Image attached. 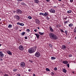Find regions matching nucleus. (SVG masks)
Segmentation results:
<instances>
[{"instance_id": "obj_34", "label": "nucleus", "mask_w": 76, "mask_h": 76, "mask_svg": "<svg viewBox=\"0 0 76 76\" xmlns=\"http://www.w3.org/2000/svg\"><path fill=\"white\" fill-rule=\"evenodd\" d=\"M74 32L75 33H76V27L74 29Z\"/></svg>"}, {"instance_id": "obj_28", "label": "nucleus", "mask_w": 76, "mask_h": 76, "mask_svg": "<svg viewBox=\"0 0 76 76\" xmlns=\"http://www.w3.org/2000/svg\"><path fill=\"white\" fill-rule=\"evenodd\" d=\"M28 18L29 19H32V17H31V16H28Z\"/></svg>"}, {"instance_id": "obj_1", "label": "nucleus", "mask_w": 76, "mask_h": 76, "mask_svg": "<svg viewBox=\"0 0 76 76\" xmlns=\"http://www.w3.org/2000/svg\"><path fill=\"white\" fill-rule=\"evenodd\" d=\"M37 46L33 47L32 48L28 49V52L30 54H32L35 52L37 48Z\"/></svg>"}, {"instance_id": "obj_27", "label": "nucleus", "mask_w": 76, "mask_h": 76, "mask_svg": "<svg viewBox=\"0 0 76 76\" xmlns=\"http://www.w3.org/2000/svg\"><path fill=\"white\" fill-rule=\"evenodd\" d=\"M24 25H25V24H24L23 23H21L20 25V26H23Z\"/></svg>"}, {"instance_id": "obj_24", "label": "nucleus", "mask_w": 76, "mask_h": 76, "mask_svg": "<svg viewBox=\"0 0 76 76\" xmlns=\"http://www.w3.org/2000/svg\"><path fill=\"white\" fill-rule=\"evenodd\" d=\"M65 34H66V36H67V33H68V31H67L66 30H65Z\"/></svg>"}, {"instance_id": "obj_52", "label": "nucleus", "mask_w": 76, "mask_h": 76, "mask_svg": "<svg viewBox=\"0 0 76 76\" xmlns=\"http://www.w3.org/2000/svg\"><path fill=\"white\" fill-rule=\"evenodd\" d=\"M28 72H30L31 71V69H29L28 70Z\"/></svg>"}, {"instance_id": "obj_22", "label": "nucleus", "mask_w": 76, "mask_h": 76, "mask_svg": "<svg viewBox=\"0 0 76 76\" xmlns=\"http://www.w3.org/2000/svg\"><path fill=\"white\" fill-rule=\"evenodd\" d=\"M73 26V24L72 23H70L69 25V27H71V26Z\"/></svg>"}, {"instance_id": "obj_58", "label": "nucleus", "mask_w": 76, "mask_h": 76, "mask_svg": "<svg viewBox=\"0 0 76 76\" xmlns=\"http://www.w3.org/2000/svg\"><path fill=\"white\" fill-rule=\"evenodd\" d=\"M19 1H22V0H19Z\"/></svg>"}, {"instance_id": "obj_56", "label": "nucleus", "mask_w": 76, "mask_h": 76, "mask_svg": "<svg viewBox=\"0 0 76 76\" xmlns=\"http://www.w3.org/2000/svg\"><path fill=\"white\" fill-rule=\"evenodd\" d=\"M64 19H65V20H66V19H67V18H64Z\"/></svg>"}, {"instance_id": "obj_36", "label": "nucleus", "mask_w": 76, "mask_h": 76, "mask_svg": "<svg viewBox=\"0 0 76 76\" xmlns=\"http://www.w3.org/2000/svg\"><path fill=\"white\" fill-rule=\"evenodd\" d=\"M51 76H54V73L53 72H52L51 73Z\"/></svg>"}, {"instance_id": "obj_8", "label": "nucleus", "mask_w": 76, "mask_h": 76, "mask_svg": "<svg viewBox=\"0 0 76 76\" xmlns=\"http://www.w3.org/2000/svg\"><path fill=\"white\" fill-rule=\"evenodd\" d=\"M50 13H54L56 12V11L54 9H51L50 10Z\"/></svg>"}, {"instance_id": "obj_59", "label": "nucleus", "mask_w": 76, "mask_h": 76, "mask_svg": "<svg viewBox=\"0 0 76 76\" xmlns=\"http://www.w3.org/2000/svg\"><path fill=\"white\" fill-rule=\"evenodd\" d=\"M1 44H0V47H1Z\"/></svg>"}, {"instance_id": "obj_6", "label": "nucleus", "mask_w": 76, "mask_h": 76, "mask_svg": "<svg viewBox=\"0 0 76 76\" xmlns=\"http://www.w3.org/2000/svg\"><path fill=\"white\" fill-rule=\"evenodd\" d=\"M20 66L21 67L23 68L25 67V63L24 62H22L20 64Z\"/></svg>"}, {"instance_id": "obj_23", "label": "nucleus", "mask_w": 76, "mask_h": 76, "mask_svg": "<svg viewBox=\"0 0 76 76\" xmlns=\"http://www.w3.org/2000/svg\"><path fill=\"white\" fill-rule=\"evenodd\" d=\"M39 33L40 35H44V33H41L40 32H39Z\"/></svg>"}, {"instance_id": "obj_50", "label": "nucleus", "mask_w": 76, "mask_h": 76, "mask_svg": "<svg viewBox=\"0 0 76 76\" xmlns=\"http://www.w3.org/2000/svg\"><path fill=\"white\" fill-rule=\"evenodd\" d=\"M18 76H20V75L19 74H18Z\"/></svg>"}, {"instance_id": "obj_7", "label": "nucleus", "mask_w": 76, "mask_h": 76, "mask_svg": "<svg viewBox=\"0 0 76 76\" xmlns=\"http://www.w3.org/2000/svg\"><path fill=\"white\" fill-rule=\"evenodd\" d=\"M19 49L20 50L22 51V50H24V48H23L22 45H21L19 46Z\"/></svg>"}, {"instance_id": "obj_45", "label": "nucleus", "mask_w": 76, "mask_h": 76, "mask_svg": "<svg viewBox=\"0 0 76 76\" xmlns=\"http://www.w3.org/2000/svg\"><path fill=\"white\" fill-rule=\"evenodd\" d=\"M25 39H28V37H25L24 38Z\"/></svg>"}, {"instance_id": "obj_19", "label": "nucleus", "mask_w": 76, "mask_h": 76, "mask_svg": "<svg viewBox=\"0 0 76 76\" xmlns=\"http://www.w3.org/2000/svg\"><path fill=\"white\" fill-rule=\"evenodd\" d=\"M63 70L64 73H66V72H67V70H66L65 69H63Z\"/></svg>"}, {"instance_id": "obj_43", "label": "nucleus", "mask_w": 76, "mask_h": 76, "mask_svg": "<svg viewBox=\"0 0 76 76\" xmlns=\"http://www.w3.org/2000/svg\"><path fill=\"white\" fill-rule=\"evenodd\" d=\"M72 55H69V57H72Z\"/></svg>"}, {"instance_id": "obj_33", "label": "nucleus", "mask_w": 76, "mask_h": 76, "mask_svg": "<svg viewBox=\"0 0 76 76\" xmlns=\"http://www.w3.org/2000/svg\"><path fill=\"white\" fill-rule=\"evenodd\" d=\"M54 70L55 71H56V70H57V68L56 67L55 68H54Z\"/></svg>"}, {"instance_id": "obj_38", "label": "nucleus", "mask_w": 76, "mask_h": 76, "mask_svg": "<svg viewBox=\"0 0 76 76\" xmlns=\"http://www.w3.org/2000/svg\"><path fill=\"white\" fill-rule=\"evenodd\" d=\"M26 31L27 32H30V30L28 29Z\"/></svg>"}, {"instance_id": "obj_42", "label": "nucleus", "mask_w": 76, "mask_h": 76, "mask_svg": "<svg viewBox=\"0 0 76 76\" xmlns=\"http://www.w3.org/2000/svg\"><path fill=\"white\" fill-rule=\"evenodd\" d=\"M70 3H73V0H70Z\"/></svg>"}, {"instance_id": "obj_3", "label": "nucleus", "mask_w": 76, "mask_h": 76, "mask_svg": "<svg viewBox=\"0 0 76 76\" xmlns=\"http://www.w3.org/2000/svg\"><path fill=\"white\" fill-rule=\"evenodd\" d=\"M16 12L17 14H18V15H21L22 13V10L19 9L17 10H16Z\"/></svg>"}, {"instance_id": "obj_20", "label": "nucleus", "mask_w": 76, "mask_h": 76, "mask_svg": "<svg viewBox=\"0 0 76 76\" xmlns=\"http://www.w3.org/2000/svg\"><path fill=\"white\" fill-rule=\"evenodd\" d=\"M72 12V10H69L67 11V13H71Z\"/></svg>"}, {"instance_id": "obj_16", "label": "nucleus", "mask_w": 76, "mask_h": 76, "mask_svg": "<svg viewBox=\"0 0 76 76\" xmlns=\"http://www.w3.org/2000/svg\"><path fill=\"white\" fill-rule=\"evenodd\" d=\"M49 29L50 32H53V29L52 28V27L51 26H50Z\"/></svg>"}, {"instance_id": "obj_46", "label": "nucleus", "mask_w": 76, "mask_h": 76, "mask_svg": "<svg viewBox=\"0 0 76 76\" xmlns=\"http://www.w3.org/2000/svg\"><path fill=\"white\" fill-rule=\"evenodd\" d=\"M47 2H50V0H46Z\"/></svg>"}, {"instance_id": "obj_25", "label": "nucleus", "mask_w": 76, "mask_h": 76, "mask_svg": "<svg viewBox=\"0 0 76 76\" xmlns=\"http://www.w3.org/2000/svg\"><path fill=\"white\" fill-rule=\"evenodd\" d=\"M51 58L52 60H55L56 58L55 57H52Z\"/></svg>"}, {"instance_id": "obj_53", "label": "nucleus", "mask_w": 76, "mask_h": 76, "mask_svg": "<svg viewBox=\"0 0 76 76\" xmlns=\"http://www.w3.org/2000/svg\"><path fill=\"white\" fill-rule=\"evenodd\" d=\"M72 73H75V72H74V71H72Z\"/></svg>"}, {"instance_id": "obj_40", "label": "nucleus", "mask_w": 76, "mask_h": 76, "mask_svg": "<svg viewBox=\"0 0 76 76\" xmlns=\"http://www.w3.org/2000/svg\"><path fill=\"white\" fill-rule=\"evenodd\" d=\"M3 76H9V75L8 74H5Z\"/></svg>"}, {"instance_id": "obj_35", "label": "nucleus", "mask_w": 76, "mask_h": 76, "mask_svg": "<svg viewBox=\"0 0 76 76\" xmlns=\"http://www.w3.org/2000/svg\"><path fill=\"white\" fill-rule=\"evenodd\" d=\"M60 31L62 32H64V31H63V30L62 29H61L60 30Z\"/></svg>"}, {"instance_id": "obj_13", "label": "nucleus", "mask_w": 76, "mask_h": 76, "mask_svg": "<svg viewBox=\"0 0 76 76\" xmlns=\"http://www.w3.org/2000/svg\"><path fill=\"white\" fill-rule=\"evenodd\" d=\"M7 53L9 55H12V52L10 50H8L7 51Z\"/></svg>"}, {"instance_id": "obj_2", "label": "nucleus", "mask_w": 76, "mask_h": 76, "mask_svg": "<svg viewBox=\"0 0 76 76\" xmlns=\"http://www.w3.org/2000/svg\"><path fill=\"white\" fill-rule=\"evenodd\" d=\"M50 38L53 40H57L58 39V37L55 34L51 33L49 34Z\"/></svg>"}, {"instance_id": "obj_29", "label": "nucleus", "mask_w": 76, "mask_h": 76, "mask_svg": "<svg viewBox=\"0 0 76 76\" xmlns=\"http://www.w3.org/2000/svg\"><path fill=\"white\" fill-rule=\"evenodd\" d=\"M18 70L17 69H13V72H16V71H17Z\"/></svg>"}, {"instance_id": "obj_61", "label": "nucleus", "mask_w": 76, "mask_h": 76, "mask_svg": "<svg viewBox=\"0 0 76 76\" xmlns=\"http://www.w3.org/2000/svg\"><path fill=\"white\" fill-rule=\"evenodd\" d=\"M20 31H21V30H20Z\"/></svg>"}, {"instance_id": "obj_47", "label": "nucleus", "mask_w": 76, "mask_h": 76, "mask_svg": "<svg viewBox=\"0 0 76 76\" xmlns=\"http://www.w3.org/2000/svg\"><path fill=\"white\" fill-rule=\"evenodd\" d=\"M34 32H37V29H34Z\"/></svg>"}, {"instance_id": "obj_5", "label": "nucleus", "mask_w": 76, "mask_h": 76, "mask_svg": "<svg viewBox=\"0 0 76 76\" xmlns=\"http://www.w3.org/2000/svg\"><path fill=\"white\" fill-rule=\"evenodd\" d=\"M35 22H36V23L37 24V25H39L40 24V21L38 20V19H35Z\"/></svg>"}, {"instance_id": "obj_17", "label": "nucleus", "mask_w": 76, "mask_h": 76, "mask_svg": "<svg viewBox=\"0 0 76 76\" xmlns=\"http://www.w3.org/2000/svg\"><path fill=\"white\" fill-rule=\"evenodd\" d=\"M8 28H12V25L11 24H9L8 26Z\"/></svg>"}, {"instance_id": "obj_51", "label": "nucleus", "mask_w": 76, "mask_h": 76, "mask_svg": "<svg viewBox=\"0 0 76 76\" xmlns=\"http://www.w3.org/2000/svg\"><path fill=\"white\" fill-rule=\"evenodd\" d=\"M37 28V29H39V27H38Z\"/></svg>"}, {"instance_id": "obj_31", "label": "nucleus", "mask_w": 76, "mask_h": 76, "mask_svg": "<svg viewBox=\"0 0 76 76\" xmlns=\"http://www.w3.org/2000/svg\"><path fill=\"white\" fill-rule=\"evenodd\" d=\"M39 15H42L44 16V14L42 13H40L39 14Z\"/></svg>"}, {"instance_id": "obj_15", "label": "nucleus", "mask_w": 76, "mask_h": 76, "mask_svg": "<svg viewBox=\"0 0 76 76\" xmlns=\"http://www.w3.org/2000/svg\"><path fill=\"white\" fill-rule=\"evenodd\" d=\"M49 15V14L48 13V12H45V14H44V16H48Z\"/></svg>"}, {"instance_id": "obj_48", "label": "nucleus", "mask_w": 76, "mask_h": 76, "mask_svg": "<svg viewBox=\"0 0 76 76\" xmlns=\"http://www.w3.org/2000/svg\"><path fill=\"white\" fill-rule=\"evenodd\" d=\"M56 6H53V7H54V8H56Z\"/></svg>"}, {"instance_id": "obj_60", "label": "nucleus", "mask_w": 76, "mask_h": 76, "mask_svg": "<svg viewBox=\"0 0 76 76\" xmlns=\"http://www.w3.org/2000/svg\"><path fill=\"white\" fill-rule=\"evenodd\" d=\"M1 20V19L0 18V21Z\"/></svg>"}, {"instance_id": "obj_30", "label": "nucleus", "mask_w": 76, "mask_h": 76, "mask_svg": "<svg viewBox=\"0 0 76 76\" xmlns=\"http://www.w3.org/2000/svg\"><path fill=\"white\" fill-rule=\"evenodd\" d=\"M21 5H23V6H25V5H26V4L23 2H22L21 3Z\"/></svg>"}, {"instance_id": "obj_10", "label": "nucleus", "mask_w": 76, "mask_h": 76, "mask_svg": "<svg viewBox=\"0 0 76 76\" xmlns=\"http://www.w3.org/2000/svg\"><path fill=\"white\" fill-rule=\"evenodd\" d=\"M15 18L17 20H20V17H19V16L18 15H15Z\"/></svg>"}, {"instance_id": "obj_49", "label": "nucleus", "mask_w": 76, "mask_h": 76, "mask_svg": "<svg viewBox=\"0 0 76 76\" xmlns=\"http://www.w3.org/2000/svg\"><path fill=\"white\" fill-rule=\"evenodd\" d=\"M59 27H61V25H59Z\"/></svg>"}, {"instance_id": "obj_18", "label": "nucleus", "mask_w": 76, "mask_h": 76, "mask_svg": "<svg viewBox=\"0 0 76 76\" xmlns=\"http://www.w3.org/2000/svg\"><path fill=\"white\" fill-rule=\"evenodd\" d=\"M35 3L38 4L39 3V1L38 0H34Z\"/></svg>"}, {"instance_id": "obj_39", "label": "nucleus", "mask_w": 76, "mask_h": 76, "mask_svg": "<svg viewBox=\"0 0 76 76\" xmlns=\"http://www.w3.org/2000/svg\"><path fill=\"white\" fill-rule=\"evenodd\" d=\"M66 66H67V67H68V68H69V67H70L69 66H70V65H69V64H67Z\"/></svg>"}, {"instance_id": "obj_41", "label": "nucleus", "mask_w": 76, "mask_h": 76, "mask_svg": "<svg viewBox=\"0 0 76 76\" xmlns=\"http://www.w3.org/2000/svg\"><path fill=\"white\" fill-rule=\"evenodd\" d=\"M20 23H20V22H18L17 23V25H20Z\"/></svg>"}, {"instance_id": "obj_4", "label": "nucleus", "mask_w": 76, "mask_h": 76, "mask_svg": "<svg viewBox=\"0 0 76 76\" xmlns=\"http://www.w3.org/2000/svg\"><path fill=\"white\" fill-rule=\"evenodd\" d=\"M35 56L36 57H40V53L39 52H37L35 54Z\"/></svg>"}, {"instance_id": "obj_44", "label": "nucleus", "mask_w": 76, "mask_h": 76, "mask_svg": "<svg viewBox=\"0 0 76 76\" xmlns=\"http://www.w3.org/2000/svg\"><path fill=\"white\" fill-rule=\"evenodd\" d=\"M46 19H48V20H49V19H50V18H48V16H47Z\"/></svg>"}, {"instance_id": "obj_12", "label": "nucleus", "mask_w": 76, "mask_h": 76, "mask_svg": "<svg viewBox=\"0 0 76 76\" xmlns=\"http://www.w3.org/2000/svg\"><path fill=\"white\" fill-rule=\"evenodd\" d=\"M62 63H63V64H68V61H62Z\"/></svg>"}, {"instance_id": "obj_55", "label": "nucleus", "mask_w": 76, "mask_h": 76, "mask_svg": "<svg viewBox=\"0 0 76 76\" xmlns=\"http://www.w3.org/2000/svg\"><path fill=\"white\" fill-rule=\"evenodd\" d=\"M59 1H61V0H58Z\"/></svg>"}, {"instance_id": "obj_32", "label": "nucleus", "mask_w": 76, "mask_h": 76, "mask_svg": "<svg viewBox=\"0 0 76 76\" xmlns=\"http://www.w3.org/2000/svg\"><path fill=\"white\" fill-rule=\"evenodd\" d=\"M69 22V20H68V21H66L64 22V23L65 24H66V23H67Z\"/></svg>"}, {"instance_id": "obj_9", "label": "nucleus", "mask_w": 76, "mask_h": 76, "mask_svg": "<svg viewBox=\"0 0 76 76\" xmlns=\"http://www.w3.org/2000/svg\"><path fill=\"white\" fill-rule=\"evenodd\" d=\"M0 57L1 58H3L4 57V54L3 53V52L0 51Z\"/></svg>"}, {"instance_id": "obj_11", "label": "nucleus", "mask_w": 76, "mask_h": 76, "mask_svg": "<svg viewBox=\"0 0 76 76\" xmlns=\"http://www.w3.org/2000/svg\"><path fill=\"white\" fill-rule=\"evenodd\" d=\"M66 48V46L65 45H63L62 46L61 49L62 50H65Z\"/></svg>"}, {"instance_id": "obj_14", "label": "nucleus", "mask_w": 76, "mask_h": 76, "mask_svg": "<svg viewBox=\"0 0 76 76\" xmlns=\"http://www.w3.org/2000/svg\"><path fill=\"white\" fill-rule=\"evenodd\" d=\"M34 34L37 37V39H39V34H37V33Z\"/></svg>"}, {"instance_id": "obj_26", "label": "nucleus", "mask_w": 76, "mask_h": 76, "mask_svg": "<svg viewBox=\"0 0 76 76\" xmlns=\"http://www.w3.org/2000/svg\"><path fill=\"white\" fill-rule=\"evenodd\" d=\"M46 70L47 71V72H50V69L48 68H46Z\"/></svg>"}, {"instance_id": "obj_62", "label": "nucleus", "mask_w": 76, "mask_h": 76, "mask_svg": "<svg viewBox=\"0 0 76 76\" xmlns=\"http://www.w3.org/2000/svg\"><path fill=\"white\" fill-rule=\"evenodd\" d=\"M1 60H3L1 59Z\"/></svg>"}, {"instance_id": "obj_37", "label": "nucleus", "mask_w": 76, "mask_h": 76, "mask_svg": "<svg viewBox=\"0 0 76 76\" xmlns=\"http://www.w3.org/2000/svg\"><path fill=\"white\" fill-rule=\"evenodd\" d=\"M49 45L50 47V48H52V45L51 44H49Z\"/></svg>"}, {"instance_id": "obj_54", "label": "nucleus", "mask_w": 76, "mask_h": 76, "mask_svg": "<svg viewBox=\"0 0 76 76\" xmlns=\"http://www.w3.org/2000/svg\"><path fill=\"white\" fill-rule=\"evenodd\" d=\"M13 13H15V12H16V11H13Z\"/></svg>"}, {"instance_id": "obj_57", "label": "nucleus", "mask_w": 76, "mask_h": 76, "mask_svg": "<svg viewBox=\"0 0 76 76\" xmlns=\"http://www.w3.org/2000/svg\"><path fill=\"white\" fill-rule=\"evenodd\" d=\"M33 76H35V74H34L33 75Z\"/></svg>"}, {"instance_id": "obj_21", "label": "nucleus", "mask_w": 76, "mask_h": 76, "mask_svg": "<svg viewBox=\"0 0 76 76\" xmlns=\"http://www.w3.org/2000/svg\"><path fill=\"white\" fill-rule=\"evenodd\" d=\"M26 34L25 32H23L22 33H21L20 34L21 35H25V34Z\"/></svg>"}]
</instances>
